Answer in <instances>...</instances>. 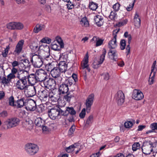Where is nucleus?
<instances>
[{
	"mask_svg": "<svg viewBox=\"0 0 157 157\" xmlns=\"http://www.w3.org/2000/svg\"><path fill=\"white\" fill-rule=\"evenodd\" d=\"M43 82V86L42 84H41V86L46 88H48L50 86H52L55 85L54 79L48 78V76Z\"/></svg>",
	"mask_w": 157,
	"mask_h": 157,
	"instance_id": "15",
	"label": "nucleus"
},
{
	"mask_svg": "<svg viewBox=\"0 0 157 157\" xmlns=\"http://www.w3.org/2000/svg\"><path fill=\"white\" fill-rule=\"evenodd\" d=\"M50 49L49 46L46 45L44 47V48L43 49V53H47V55L45 57H47V58H49Z\"/></svg>",
	"mask_w": 157,
	"mask_h": 157,
	"instance_id": "32",
	"label": "nucleus"
},
{
	"mask_svg": "<svg viewBox=\"0 0 157 157\" xmlns=\"http://www.w3.org/2000/svg\"><path fill=\"white\" fill-rule=\"evenodd\" d=\"M26 100L27 99L24 98L18 99L16 101V105L17 108H21L24 105L25 106Z\"/></svg>",
	"mask_w": 157,
	"mask_h": 157,
	"instance_id": "24",
	"label": "nucleus"
},
{
	"mask_svg": "<svg viewBox=\"0 0 157 157\" xmlns=\"http://www.w3.org/2000/svg\"><path fill=\"white\" fill-rule=\"evenodd\" d=\"M106 53V50L105 48H103L102 50V54L100 56V59L97 63L94 62V68H97L99 67V65L102 63L104 60L105 55Z\"/></svg>",
	"mask_w": 157,
	"mask_h": 157,
	"instance_id": "16",
	"label": "nucleus"
},
{
	"mask_svg": "<svg viewBox=\"0 0 157 157\" xmlns=\"http://www.w3.org/2000/svg\"><path fill=\"white\" fill-rule=\"evenodd\" d=\"M121 47L120 48L121 50H123L125 48L126 46V42L125 40H121L120 42Z\"/></svg>",
	"mask_w": 157,
	"mask_h": 157,
	"instance_id": "53",
	"label": "nucleus"
},
{
	"mask_svg": "<svg viewBox=\"0 0 157 157\" xmlns=\"http://www.w3.org/2000/svg\"><path fill=\"white\" fill-rule=\"evenodd\" d=\"M89 6L91 10H95L98 7V5L96 3L91 2L89 3Z\"/></svg>",
	"mask_w": 157,
	"mask_h": 157,
	"instance_id": "33",
	"label": "nucleus"
},
{
	"mask_svg": "<svg viewBox=\"0 0 157 157\" xmlns=\"http://www.w3.org/2000/svg\"><path fill=\"white\" fill-rule=\"evenodd\" d=\"M80 24L82 26L87 27L89 26V23L86 17L82 18L80 21Z\"/></svg>",
	"mask_w": 157,
	"mask_h": 157,
	"instance_id": "30",
	"label": "nucleus"
},
{
	"mask_svg": "<svg viewBox=\"0 0 157 157\" xmlns=\"http://www.w3.org/2000/svg\"><path fill=\"white\" fill-rule=\"evenodd\" d=\"M36 103L33 100L28 99L26 101L25 109L27 110H35L36 109Z\"/></svg>",
	"mask_w": 157,
	"mask_h": 157,
	"instance_id": "10",
	"label": "nucleus"
},
{
	"mask_svg": "<svg viewBox=\"0 0 157 157\" xmlns=\"http://www.w3.org/2000/svg\"><path fill=\"white\" fill-rule=\"evenodd\" d=\"M51 93L47 90H43L39 91V98L42 102H47Z\"/></svg>",
	"mask_w": 157,
	"mask_h": 157,
	"instance_id": "8",
	"label": "nucleus"
},
{
	"mask_svg": "<svg viewBox=\"0 0 157 157\" xmlns=\"http://www.w3.org/2000/svg\"><path fill=\"white\" fill-rule=\"evenodd\" d=\"M7 78L8 79L9 81L10 82L11 81V79L16 78V76L15 75H13L11 73H10V74H9L8 75H7Z\"/></svg>",
	"mask_w": 157,
	"mask_h": 157,
	"instance_id": "55",
	"label": "nucleus"
},
{
	"mask_svg": "<svg viewBox=\"0 0 157 157\" xmlns=\"http://www.w3.org/2000/svg\"><path fill=\"white\" fill-rule=\"evenodd\" d=\"M125 37L128 38V43L130 44L132 40V36L131 35L128 34V33L127 32H125L124 35Z\"/></svg>",
	"mask_w": 157,
	"mask_h": 157,
	"instance_id": "51",
	"label": "nucleus"
},
{
	"mask_svg": "<svg viewBox=\"0 0 157 157\" xmlns=\"http://www.w3.org/2000/svg\"><path fill=\"white\" fill-rule=\"evenodd\" d=\"M88 53L86 54V57H85L83 61L81 63V66L83 69L85 68H86L88 71L90 72V69L88 68Z\"/></svg>",
	"mask_w": 157,
	"mask_h": 157,
	"instance_id": "23",
	"label": "nucleus"
},
{
	"mask_svg": "<svg viewBox=\"0 0 157 157\" xmlns=\"http://www.w3.org/2000/svg\"><path fill=\"white\" fill-rule=\"evenodd\" d=\"M67 8L69 10H71L74 7V4L71 1L67 2Z\"/></svg>",
	"mask_w": 157,
	"mask_h": 157,
	"instance_id": "52",
	"label": "nucleus"
},
{
	"mask_svg": "<svg viewBox=\"0 0 157 157\" xmlns=\"http://www.w3.org/2000/svg\"><path fill=\"white\" fill-rule=\"evenodd\" d=\"M73 83L71 78L66 77L65 80L59 86V94H65L67 93L69 91V87L71 86Z\"/></svg>",
	"mask_w": 157,
	"mask_h": 157,
	"instance_id": "2",
	"label": "nucleus"
},
{
	"mask_svg": "<svg viewBox=\"0 0 157 157\" xmlns=\"http://www.w3.org/2000/svg\"><path fill=\"white\" fill-rule=\"evenodd\" d=\"M47 55V53H43L42 56H41L43 58V59L46 61H49L50 60H51L52 59V56H50V55H49V58H47V57H45L44 56H46Z\"/></svg>",
	"mask_w": 157,
	"mask_h": 157,
	"instance_id": "59",
	"label": "nucleus"
},
{
	"mask_svg": "<svg viewBox=\"0 0 157 157\" xmlns=\"http://www.w3.org/2000/svg\"><path fill=\"white\" fill-rule=\"evenodd\" d=\"M93 121V116L92 115H90L88 118L86 123L85 125L86 126H90Z\"/></svg>",
	"mask_w": 157,
	"mask_h": 157,
	"instance_id": "31",
	"label": "nucleus"
},
{
	"mask_svg": "<svg viewBox=\"0 0 157 157\" xmlns=\"http://www.w3.org/2000/svg\"><path fill=\"white\" fill-rule=\"evenodd\" d=\"M67 94L64 96V99L67 101H70L71 98L73 97L72 94H71L70 92L68 91L66 93Z\"/></svg>",
	"mask_w": 157,
	"mask_h": 157,
	"instance_id": "44",
	"label": "nucleus"
},
{
	"mask_svg": "<svg viewBox=\"0 0 157 157\" xmlns=\"http://www.w3.org/2000/svg\"><path fill=\"white\" fill-rule=\"evenodd\" d=\"M56 40L58 43V44L62 48L64 47V44L61 38L59 36H57L56 38Z\"/></svg>",
	"mask_w": 157,
	"mask_h": 157,
	"instance_id": "37",
	"label": "nucleus"
},
{
	"mask_svg": "<svg viewBox=\"0 0 157 157\" xmlns=\"http://www.w3.org/2000/svg\"><path fill=\"white\" fill-rule=\"evenodd\" d=\"M15 29L16 30H21L24 27L23 24L20 22H15Z\"/></svg>",
	"mask_w": 157,
	"mask_h": 157,
	"instance_id": "41",
	"label": "nucleus"
},
{
	"mask_svg": "<svg viewBox=\"0 0 157 157\" xmlns=\"http://www.w3.org/2000/svg\"><path fill=\"white\" fill-rule=\"evenodd\" d=\"M27 153L30 155H33L38 151V148H25Z\"/></svg>",
	"mask_w": 157,
	"mask_h": 157,
	"instance_id": "25",
	"label": "nucleus"
},
{
	"mask_svg": "<svg viewBox=\"0 0 157 157\" xmlns=\"http://www.w3.org/2000/svg\"><path fill=\"white\" fill-rule=\"evenodd\" d=\"M94 95L93 94L90 95L86 100L85 105L86 111L87 113L90 112L91 106L92 105L94 99Z\"/></svg>",
	"mask_w": 157,
	"mask_h": 157,
	"instance_id": "9",
	"label": "nucleus"
},
{
	"mask_svg": "<svg viewBox=\"0 0 157 157\" xmlns=\"http://www.w3.org/2000/svg\"><path fill=\"white\" fill-rule=\"evenodd\" d=\"M8 115V113L6 110L3 111L0 113V117L5 118L7 117Z\"/></svg>",
	"mask_w": 157,
	"mask_h": 157,
	"instance_id": "56",
	"label": "nucleus"
},
{
	"mask_svg": "<svg viewBox=\"0 0 157 157\" xmlns=\"http://www.w3.org/2000/svg\"><path fill=\"white\" fill-rule=\"evenodd\" d=\"M143 93L140 90H134L132 94V98L136 100H140L144 98Z\"/></svg>",
	"mask_w": 157,
	"mask_h": 157,
	"instance_id": "14",
	"label": "nucleus"
},
{
	"mask_svg": "<svg viewBox=\"0 0 157 157\" xmlns=\"http://www.w3.org/2000/svg\"><path fill=\"white\" fill-rule=\"evenodd\" d=\"M9 104L11 106L14 105V98L12 96L10 97L9 99Z\"/></svg>",
	"mask_w": 157,
	"mask_h": 157,
	"instance_id": "64",
	"label": "nucleus"
},
{
	"mask_svg": "<svg viewBox=\"0 0 157 157\" xmlns=\"http://www.w3.org/2000/svg\"><path fill=\"white\" fill-rule=\"evenodd\" d=\"M86 109H83L81 112L79 114V117L81 118H83L85 117L86 114Z\"/></svg>",
	"mask_w": 157,
	"mask_h": 157,
	"instance_id": "57",
	"label": "nucleus"
},
{
	"mask_svg": "<svg viewBox=\"0 0 157 157\" xmlns=\"http://www.w3.org/2000/svg\"><path fill=\"white\" fill-rule=\"evenodd\" d=\"M24 42V41L23 40H20L18 42L13 52L15 55L18 56L21 52Z\"/></svg>",
	"mask_w": 157,
	"mask_h": 157,
	"instance_id": "13",
	"label": "nucleus"
},
{
	"mask_svg": "<svg viewBox=\"0 0 157 157\" xmlns=\"http://www.w3.org/2000/svg\"><path fill=\"white\" fill-rule=\"evenodd\" d=\"M25 71H26L24 70H20L18 71L17 69H16L15 68L13 67L11 70V73L14 75L17 73V76L19 72H25Z\"/></svg>",
	"mask_w": 157,
	"mask_h": 157,
	"instance_id": "46",
	"label": "nucleus"
},
{
	"mask_svg": "<svg viewBox=\"0 0 157 157\" xmlns=\"http://www.w3.org/2000/svg\"><path fill=\"white\" fill-rule=\"evenodd\" d=\"M143 153L147 155L150 154L151 152L153 151V149L151 148H141Z\"/></svg>",
	"mask_w": 157,
	"mask_h": 157,
	"instance_id": "34",
	"label": "nucleus"
},
{
	"mask_svg": "<svg viewBox=\"0 0 157 157\" xmlns=\"http://www.w3.org/2000/svg\"><path fill=\"white\" fill-rule=\"evenodd\" d=\"M0 81L1 83L5 85H8L10 82L7 78L3 76L0 77Z\"/></svg>",
	"mask_w": 157,
	"mask_h": 157,
	"instance_id": "36",
	"label": "nucleus"
},
{
	"mask_svg": "<svg viewBox=\"0 0 157 157\" xmlns=\"http://www.w3.org/2000/svg\"><path fill=\"white\" fill-rule=\"evenodd\" d=\"M20 122L19 119L17 118H10L7 120L5 122L7 128L15 127Z\"/></svg>",
	"mask_w": 157,
	"mask_h": 157,
	"instance_id": "7",
	"label": "nucleus"
},
{
	"mask_svg": "<svg viewBox=\"0 0 157 157\" xmlns=\"http://www.w3.org/2000/svg\"><path fill=\"white\" fill-rule=\"evenodd\" d=\"M117 39H115V37H114V38H113L109 41L108 47L110 49H114L117 47Z\"/></svg>",
	"mask_w": 157,
	"mask_h": 157,
	"instance_id": "22",
	"label": "nucleus"
},
{
	"mask_svg": "<svg viewBox=\"0 0 157 157\" xmlns=\"http://www.w3.org/2000/svg\"><path fill=\"white\" fill-rule=\"evenodd\" d=\"M117 17L116 12L112 11L110 13L109 15V18L112 20H113L117 18Z\"/></svg>",
	"mask_w": 157,
	"mask_h": 157,
	"instance_id": "40",
	"label": "nucleus"
},
{
	"mask_svg": "<svg viewBox=\"0 0 157 157\" xmlns=\"http://www.w3.org/2000/svg\"><path fill=\"white\" fill-rule=\"evenodd\" d=\"M108 55L110 59L116 61L117 57V53L116 50H112L110 49L108 52Z\"/></svg>",
	"mask_w": 157,
	"mask_h": 157,
	"instance_id": "19",
	"label": "nucleus"
},
{
	"mask_svg": "<svg viewBox=\"0 0 157 157\" xmlns=\"http://www.w3.org/2000/svg\"><path fill=\"white\" fill-rule=\"evenodd\" d=\"M44 28L43 25L37 24L34 27L33 29V32L36 33H38L39 31L43 30Z\"/></svg>",
	"mask_w": 157,
	"mask_h": 157,
	"instance_id": "29",
	"label": "nucleus"
},
{
	"mask_svg": "<svg viewBox=\"0 0 157 157\" xmlns=\"http://www.w3.org/2000/svg\"><path fill=\"white\" fill-rule=\"evenodd\" d=\"M31 61L35 67L40 68L42 67L45 61L40 55L35 54L33 55L31 59Z\"/></svg>",
	"mask_w": 157,
	"mask_h": 157,
	"instance_id": "4",
	"label": "nucleus"
},
{
	"mask_svg": "<svg viewBox=\"0 0 157 157\" xmlns=\"http://www.w3.org/2000/svg\"><path fill=\"white\" fill-rule=\"evenodd\" d=\"M120 30V29H116L114 30L113 32V38H114V37L115 36V38L117 39V34L119 32Z\"/></svg>",
	"mask_w": 157,
	"mask_h": 157,
	"instance_id": "60",
	"label": "nucleus"
},
{
	"mask_svg": "<svg viewBox=\"0 0 157 157\" xmlns=\"http://www.w3.org/2000/svg\"><path fill=\"white\" fill-rule=\"evenodd\" d=\"M35 74L39 82H42L47 78L48 76L47 73L42 69L36 71L35 73Z\"/></svg>",
	"mask_w": 157,
	"mask_h": 157,
	"instance_id": "6",
	"label": "nucleus"
},
{
	"mask_svg": "<svg viewBox=\"0 0 157 157\" xmlns=\"http://www.w3.org/2000/svg\"><path fill=\"white\" fill-rule=\"evenodd\" d=\"M67 64L65 62H60L59 64L58 68L60 70L61 73H65L67 69Z\"/></svg>",
	"mask_w": 157,
	"mask_h": 157,
	"instance_id": "27",
	"label": "nucleus"
},
{
	"mask_svg": "<svg viewBox=\"0 0 157 157\" xmlns=\"http://www.w3.org/2000/svg\"><path fill=\"white\" fill-rule=\"evenodd\" d=\"M56 64V63L55 62L49 63L45 65V69L47 71L51 72L53 69L56 67L55 66Z\"/></svg>",
	"mask_w": 157,
	"mask_h": 157,
	"instance_id": "21",
	"label": "nucleus"
},
{
	"mask_svg": "<svg viewBox=\"0 0 157 157\" xmlns=\"http://www.w3.org/2000/svg\"><path fill=\"white\" fill-rule=\"evenodd\" d=\"M15 22H10L7 25V28L8 29L15 30Z\"/></svg>",
	"mask_w": 157,
	"mask_h": 157,
	"instance_id": "38",
	"label": "nucleus"
},
{
	"mask_svg": "<svg viewBox=\"0 0 157 157\" xmlns=\"http://www.w3.org/2000/svg\"><path fill=\"white\" fill-rule=\"evenodd\" d=\"M24 126L27 129H31L33 128L32 124L27 121L25 123Z\"/></svg>",
	"mask_w": 157,
	"mask_h": 157,
	"instance_id": "54",
	"label": "nucleus"
},
{
	"mask_svg": "<svg viewBox=\"0 0 157 157\" xmlns=\"http://www.w3.org/2000/svg\"><path fill=\"white\" fill-rule=\"evenodd\" d=\"M115 98L119 105H121L124 101L125 97L124 94L121 90L117 92L115 96Z\"/></svg>",
	"mask_w": 157,
	"mask_h": 157,
	"instance_id": "12",
	"label": "nucleus"
},
{
	"mask_svg": "<svg viewBox=\"0 0 157 157\" xmlns=\"http://www.w3.org/2000/svg\"><path fill=\"white\" fill-rule=\"evenodd\" d=\"M76 113V112L72 107H67L65 111H63V116H67L70 114L71 115H75Z\"/></svg>",
	"mask_w": 157,
	"mask_h": 157,
	"instance_id": "17",
	"label": "nucleus"
},
{
	"mask_svg": "<svg viewBox=\"0 0 157 157\" xmlns=\"http://www.w3.org/2000/svg\"><path fill=\"white\" fill-rule=\"evenodd\" d=\"M54 95L53 93H51L48 98V101L52 103L54 102L57 101V99L54 97Z\"/></svg>",
	"mask_w": 157,
	"mask_h": 157,
	"instance_id": "42",
	"label": "nucleus"
},
{
	"mask_svg": "<svg viewBox=\"0 0 157 157\" xmlns=\"http://www.w3.org/2000/svg\"><path fill=\"white\" fill-rule=\"evenodd\" d=\"M135 1L134 0V2L131 5L130 4L126 8V9L127 11H131L133 9V6L134 5V2Z\"/></svg>",
	"mask_w": 157,
	"mask_h": 157,
	"instance_id": "63",
	"label": "nucleus"
},
{
	"mask_svg": "<svg viewBox=\"0 0 157 157\" xmlns=\"http://www.w3.org/2000/svg\"><path fill=\"white\" fill-rule=\"evenodd\" d=\"M21 61L25 68H28L29 67L30 63L27 59H22Z\"/></svg>",
	"mask_w": 157,
	"mask_h": 157,
	"instance_id": "43",
	"label": "nucleus"
},
{
	"mask_svg": "<svg viewBox=\"0 0 157 157\" xmlns=\"http://www.w3.org/2000/svg\"><path fill=\"white\" fill-rule=\"evenodd\" d=\"M48 112L49 117L52 120L59 119L63 116V110L57 106L48 110Z\"/></svg>",
	"mask_w": 157,
	"mask_h": 157,
	"instance_id": "3",
	"label": "nucleus"
},
{
	"mask_svg": "<svg viewBox=\"0 0 157 157\" xmlns=\"http://www.w3.org/2000/svg\"><path fill=\"white\" fill-rule=\"evenodd\" d=\"M94 20L98 26L100 27L103 24V18L102 16L100 15H96L94 17Z\"/></svg>",
	"mask_w": 157,
	"mask_h": 157,
	"instance_id": "20",
	"label": "nucleus"
},
{
	"mask_svg": "<svg viewBox=\"0 0 157 157\" xmlns=\"http://www.w3.org/2000/svg\"><path fill=\"white\" fill-rule=\"evenodd\" d=\"M45 121L41 117L37 118L35 120V123L36 126L41 127L45 124Z\"/></svg>",
	"mask_w": 157,
	"mask_h": 157,
	"instance_id": "26",
	"label": "nucleus"
},
{
	"mask_svg": "<svg viewBox=\"0 0 157 157\" xmlns=\"http://www.w3.org/2000/svg\"><path fill=\"white\" fill-rule=\"evenodd\" d=\"M55 79H54L55 85L56 84H58L60 83L63 80V78L61 77L60 75L58 76L56 78H54Z\"/></svg>",
	"mask_w": 157,
	"mask_h": 157,
	"instance_id": "45",
	"label": "nucleus"
},
{
	"mask_svg": "<svg viewBox=\"0 0 157 157\" xmlns=\"http://www.w3.org/2000/svg\"><path fill=\"white\" fill-rule=\"evenodd\" d=\"M10 48V47L9 45H8L6 46L4 51L2 52V55L4 57H6L7 56Z\"/></svg>",
	"mask_w": 157,
	"mask_h": 157,
	"instance_id": "50",
	"label": "nucleus"
},
{
	"mask_svg": "<svg viewBox=\"0 0 157 157\" xmlns=\"http://www.w3.org/2000/svg\"><path fill=\"white\" fill-rule=\"evenodd\" d=\"M40 42L43 43L49 44L51 42V40L48 39L47 38H44L41 40Z\"/></svg>",
	"mask_w": 157,
	"mask_h": 157,
	"instance_id": "61",
	"label": "nucleus"
},
{
	"mask_svg": "<svg viewBox=\"0 0 157 157\" xmlns=\"http://www.w3.org/2000/svg\"><path fill=\"white\" fill-rule=\"evenodd\" d=\"M24 91L26 96L28 97H32L36 94L35 87L33 86L28 85Z\"/></svg>",
	"mask_w": 157,
	"mask_h": 157,
	"instance_id": "11",
	"label": "nucleus"
},
{
	"mask_svg": "<svg viewBox=\"0 0 157 157\" xmlns=\"http://www.w3.org/2000/svg\"><path fill=\"white\" fill-rule=\"evenodd\" d=\"M61 73L60 70L57 67H56L51 72V75L53 78L57 77L58 76L60 75Z\"/></svg>",
	"mask_w": 157,
	"mask_h": 157,
	"instance_id": "28",
	"label": "nucleus"
},
{
	"mask_svg": "<svg viewBox=\"0 0 157 157\" xmlns=\"http://www.w3.org/2000/svg\"><path fill=\"white\" fill-rule=\"evenodd\" d=\"M30 48L32 50L33 52H36L39 49V48L37 45L31 46Z\"/></svg>",
	"mask_w": 157,
	"mask_h": 157,
	"instance_id": "58",
	"label": "nucleus"
},
{
	"mask_svg": "<svg viewBox=\"0 0 157 157\" xmlns=\"http://www.w3.org/2000/svg\"><path fill=\"white\" fill-rule=\"evenodd\" d=\"M102 76L103 79L105 80H108L109 78L110 75L107 72H105L103 73Z\"/></svg>",
	"mask_w": 157,
	"mask_h": 157,
	"instance_id": "48",
	"label": "nucleus"
},
{
	"mask_svg": "<svg viewBox=\"0 0 157 157\" xmlns=\"http://www.w3.org/2000/svg\"><path fill=\"white\" fill-rule=\"evenodd\" d=\"M23 72L25 76H26L25 77H26V80H27V81H28L29 83L31 84L32 86L35 83L39 82L37 78H36L35 74H32L29 75L28 72L26 71H25Z\"/></svg>",
	"mask_w": 157,
	"mask_h": 157,
	"instance_id": "5",
	"label": "nucleus"
},
{
	"mask_svg": "<svg viewBox=\"0 0 157 157\" xmlns=\"http://www.w3.org/2000/svg\"><path fill=\"white\" fill-rule=\"evenodd\" d=\"M52 48L54 50L59 51L61 48L58 44L54 42L52 45Z\"/></svg>",
	"mask_w": 157,
	"mask_h": 157,
	"instance_id": "39",
	"label": "nucleus"
},
{
	"mask_svg": "<svg viewBox=\"0 0 157 157\" xmlns=\"http://www.w3.org/2000/svg\"><path fill=\"white\" fill-rule=\"evenodd\" d=\"M150 127L154 131L155 130H157V123H153L151 124Z\"/></svg>",
	"mask_w": 157,
	"mask_h": 157,
	"instance_id": "62",
	"label": "nucleus"
},
{
	"mask_svg": "<svg viewBox=\"0 0 157 157\" xmlns=\"http://www.w3.org/2000/svg\"><path fill=\"white\" fill-rule=\"evenodd\" d=\"M120 5L119 3H116L113 6V8L114 11H118L120 9Z\"/></svg>",
	"mask_w": 157,
	"mask_h": 157,
	"instance_id": "49",
	"label": "nucleus"
},
{
	"mask_svg": "<svg viewBox=\"0 0 157 157\" xmlns=\"http://www.w3.org/2000/svg\"><path fill=\"white\" fill-rule=\"evenodd\" d=\"M134 22L135 26L137 28H139L141 25V20L139 13L136 11L134 18Z\"/></svg>",
	"mask_w": 157,
	"mask_h": 157,
	"instance_id": "18",
	"label": "nucleus"
},
{
	"mask_svg": "<svg viewBox=\"0 0 157 157\" xmlns=\"http://www.w3.org/2000/svg\"><path fill=\"white\" fill-rule=\"evenodd\" d=\"M25 76L23 72H19L17 76H16V78L19 79L17 81L16 86L18 90H24L28 86Z\"/></svg>",
	"mask_w": 157,
	"mask_h": 157,
	"instance_id": "1",
	"label": "nucleus"
},
{
	"mask_svg": "<svg viewBox=\"0 0 157 157\" xmlns=\"http://www.w3.org/2000/svg\"><path fill=\"white\" fill-rule=\"evenodd\" d=\"M135 120H132L131 121H127L124 123L125 127L127 128H131L133 125V124H135Z\"/></svg>",
	"mask_w": 157,
	"mask_h": 157,
	"instance_id": "35",
	"label": "nucleus"
},
{
	"mask_svg": "<svg viewBox=\"0 0 157 157\" xmlns=\"http://www.w3.org/2000/svg\"><path fill=\"white\" fill-rule=\"evenodd\" d=\"M83 143L81 141H79L78 142L75 143L74 144L71 145L68 147H83Z\"/></svg>",
	"mask_w": 157,
	"mask_h": 157,
	"instance_id": "47",
	"label": "nucleus"
}]
</instances>
